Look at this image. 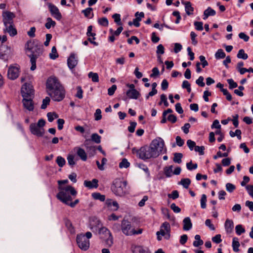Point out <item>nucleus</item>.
<instances>
[{
	"label": "nucleus",
	"instance_id": "nucleus-1",
	"mask_svg": "<svg viewBox=\"0 0 253 253\" xmlns=\"http://www.w3.org/2000/svg\"><path fill=\"white\" fill-rule=\"evenodd\" d=\"M26 54L30 58L31 63V70L36 69V59L43 52L42 45L37 40H30L25 46Z\"/></svg>",
	"mask_w": 253,
	"mask_h": 253
},
{
	"label": "nucleus",
	"instance_id": "nucleus-2",
	"mask_svg": "<svg viewBox=\"0 0 253 253\" xmlns=\"http://www.w3.org/2000/svg\"><path fill=\"white\" fill-rule=\"evenodd\" d=\"M59 193L57 198L64 204L67 205L69 201H72L73 197L77 195V192L74 187L70 185L66 186H59Z\"/></svg>",
	"mask_w": 253,
	"mask_h": 253
},
{
	"label": "nucleus",
	"instance_id": "nucleus-3",
	"mask_svg": "<svg viewBox=\"0 0 253 253\" xmlns=\"http://www.w3.org/2000/svg\"><path fill=\"white\" fill-rule=\"evenodd\" d=\"M132 152L133 154H136L137 157L143 160L156 158L158 156L157 152L150 144L149 146L142 147L139 149L133 148Z\"/></svg>",
	"mask_w": 253,
	"mask_h": 253
},
{
	"label": "nucleus",
	"instance_id": "nucleus-4",
	"mask_svg": "<svg viewBox=\"0 0 253 253\" xmlns=\"http://www.w3.org/2000/svg\"><path fill=\"white\" fill-rule=\"evenodd\" d=\"M111 190L115 195L119 197L124 196L128 192L127 182L123 179H116L113 181Z\"/></svg>",
	"mask_w": 253,
	"mask_h": 253
},
{
	"label": "nucleus",
	"instance_id": "nucleus-5",
	"mask_svg": "<svg viewBox=\"0 0 253 253\" xmlns=\"http://www.w3.org/2000/svg\"><path fill=\"white\" fill-rule=\"evenodd\" d=\"M91 232L87 231L84 234H80L77 236L76 241L79 247L83 251H87L90 246L89 239L91 238Z\"/></svg>",
	"mask_w": 253,
	"mask_h": 253
},
{
	"label": "nucleus",
	"instance_id": "nucleus-6",
	"mask_svg": "<svg viewBox=\"0 0 253 253\" xmlns=\"http://www.w3.org/2000/svg\"><path fill=\"white\" fill-rule=\"evenodd\" d=\"M121 230L123 233L126 236L140 234L142 232L141 229L135 230L131 222L126 219H123L121 222Z\"/></svg>",
	"mask_w": 253,
	"mask_h": 253
},
{
	"label": "nucleus",
	"instance_id": "nucleus-7",
	"mask_svg": "<svg viewBox=\"0 0 253 253\" xmlns=\"http://www.w3.org/2000/svg\"><path fill=\"white\" fill-rule=\"evenodd\" d=\"M45 122L43 119L39 120L37 123H32L30 126V130L31 132L37 136L41 137L43 136L44 133V129Z\"/></svg>",
	"mask_w": 253,
	"mask_h": 253
},
{
	"label": "nucleus",
	"instance_id": "nucleus-8",
	"mask_svg": "<svg viewBox=\"0 0 253 253\" xmlns=\"http://www.w3.org/2000/svg\"><path fill=\"white\" fill-rule=\"evenodd\" d=\"M170 225L168 222H164L160 227V230L156 233L157 239L159 241L162 240L163 236L165 239L168 240L170 236Z\"/></svg>",
	"mask_w": 253,
	"mask_h": 253
},
{
	"label": "nucleus",
	"instance_id": "nucleus-9",
	"mask_svg": "<svg viewBox=\"0 0 253 253\" xmlns=\"http://www.w3.org/2000/svg\"><path fill=\"white\" fill-rule=\"evenodd\" d=\"M150 145L156 151L158 156L161 153H166L167 149L165 147L164 141L162 138L157 137L151 142Z\"/></svg>",
	"mask_w": 253,
	"mask_h": 253
},
{
	"label": "nucleus",
	"instance_id": "nucleus-10",
	"mask_svg": "<svg viewBox=\"0 0 253 253\" xmlns=\"http://www.w3.org/2000/svg\"><path fill=\"white\" fill-rule=\"evenodd\" d=\"M97 233L104 239L107 246L111 247L112 246L113 244V237L111 232L107 228L103 226Z\"/></svg>",
	"mask_w": 253,
	"mask_h": 253
},
{
	"label": "nucleus",
	"instance_id": "nucleus-11",
	"mask_svg": "<svg viewBox=\"0 0 253 253\" xmlns=\"http://www.w3.org/2000/svg\"><path fill=\"white\" fill-rule=\"evenodd\" d=\"M47 94L54 101H60L64 98L65 90L62 86H61L53 89V90L48 92Z\"/></svg>",
	"mask_w": 253,
	"mask_h": 253
},
{
	"label": "nucleus",
	"instance_id": "nucleus-12",
	"mask_svg": "<svg viewBox=\"0 0 253 253\" xmlns=\"http://www.w3.org/2000/svg\"><path fill=\"white\" fill-rule=\"evenodd\" d=\"M103 226L101 221L96 217L90 218L88 224V227L94 234H97Z\"/></svg>",
	"mask_w": 253,
	"mask_h": 253
},
{
	"label": "nucleus",
	"instance_id": "nucleus-13",
	"mask_svg": "<svg viewBox=\"0 0 253 253\" xmlns=\"http://www.w3.org/2000/svg\"><path fill=\"white\" fill-rule=\"evenodd\" d=\"M61 86L57 79L54 76L49 77L46 81V88L47 92L53 90V89H56Z\"/></svg>",
	"mask_w": 253,
	"mask_h": 253
},
{
	"label": "nucleus",
	"instance_id": "nucleus-14",
	"mask_svg": "<svg viewBox=\"0 0 253 253\" xmlns=\"http://www.w3.org/2000/svg\"><path fill=\"white\" fill-rule=\"evenodd\" d=\"M19 73L20 66L17 64L11 65L8 70V78L10 80H15L18 77Z\"/></svg>",
	"mask_w": 253,
	"mask_h": 253
},
{
	"label": "nucleus",
	"instance_id": "nucleus-15",
	"mask_svg": "<svg viewBox=\"0 0 253 253\" xmlns=\"http://www.w3.org/2000/svg\"><path fill=\"white\" fill-rule=\"evenodd\" d=\"M21 94L23 98L32 97L34 94L33 86L30 84H25L21 87Z\"/></svg>",
	"mask_w": 253,
	"mask_h": 253
},
{
	"label": "nucleus",
	"instance_id": "nucleus-16",
	"mask_svg": "<svg viewBox=\"0 0 253 253\" xmlns=\"http://www.w3.org/2000/svg\"><path fill=\"white\" fill-rule=\"evenodd\" d=\"M47 5L52 16L56 19L60 20L62 16L58 7L50 3H48Z\"/></svg>",
	"mask_w": 253,
	"mask_h": 253
},
{
	"label": "nucleus",
	"instance_id": "nucleus-17",
	"mask_svg": "<svg viewBox=\"0 0 253 253\" xmlns=\"http://www.w3.org/2000/svg\"><path fill=\"white\" fill-rule=\"evenodd\" d=\"M67 63L70 69H73L78 64V59L76 54L72 53L70 54L68 59Z\"/></svg>",
	"mask_w": 253,
	"mask_h": 253
},
{
	"label": "nucleus",
	"instance_id": "nucleus-18",
	"mask_svg": "<svg viewBox=\"0 0 253 253\" xmlns=\"http://www.w3.org/2000/svg\"><path fill=\"white\" fill-rule=\"evenodd\" d=\"M22 103L23 107L25 109L29 111H32L34 110V105L32 97L23 98Z\"/></svg>",
	"mask_w": 253,
	"mask_h": 253
},
{
	"label": "nucleus",
	"instance_id": "nucleus-19",
	"mask_svg": "<svg viewBox=\"0 0 253 253\" xmlns=\"http://www.w3.org/2000/svg\"><path fill=\"white\" fill-rule=\"evenodd\" d=\"M2 15L4 24L13 22V19L15 17L13 13L7 11H3Z\"/></svg>",
	"mask_w": 253,
	"mask_h": 253
},
{
	"label": "nucleus",
	"instance_id": "nucleus-20",
	"mask_svg": "<svg viewBox=\"0 0 253 253\" xmlns=\"http://www.w3.org/2000/svg\"><path fill=\"white\" fill-rule=\"evenodd\" d=\"M11 53V49L7 45L0 46V59H4Z\"/></svg>",
	"mask_w": 253,
	"mask_h": 253
},
{
	"label": "nucleus",
	"instance_id": "nucleus-21",
	"mask_svg": "<svg viewBox=\"0 0 253 253\" xmlns=\"http://www.w3.org/2000/svg\"><path fill=\"white\" fill-rule=\"evenodd\" d=\"M224 227L226 232L230 234L233 232L234 228V223L232 220L227 219L224 223Z\"/></svg>",
	"mask_w": 253,
	"mask_h": 253
},
{
	"label": "nucleus",
	"instance_id": "nucleus-22",
	"mask_svg": "<svg viewBox=\"0 0 253 253\" xmlns=\"http://www.w3.org/2000/svg\"><path fill=\"white\" fill-rule=\"evenodd\" d=\"M126 94L128 98L130 99H137L140 95V93L136 89H128Z\"/></svg>",
	"mask_w": 253,
	"mask_h": 253
},
{
	"label": "nucleus",
	"instance_id": "nucleus-23",
	"mask_svg": "<svg viewBox=\"0 0 253 253\" xmlns=\"http://www.w3.org/2000/svg\"><path fill=\"white\" fill-rule=\"evenodd\" d=\"M98 180L93 179L91 181L85 180L84 185L89 189L97 188L98 187Z\"/></svg>",
	"mask_w": 253,
	"mask_h": 253
},
{
	"label": "nucleus",
	"instance_id": "nucleus-24",
	"mask_svg": "<svg viewBox=\"0 0 253 253\" xmlns=\"http://www.w3.org/2000/svg\"><path fill=\"white\" fill-rule=\"evenodd\" d=\"M183 229L185 231L190 230L192 227V224L189 217H185L183 220Z\"/></svg>",
	"mask_w": 253,
	"mask_h": 253
},
{
	"label": "nucleus",
	"instance_id": "nucleus-25",
	"mask_svg": "<svg viewBox=\"0 0 253 253\" xmlns=\"http://www.w3.org/2000/svg\"><path fill=\"white\" fill-rule=\"evenodd\" d=\"M215 11L212 9L211 7H209L204 12L203 19L206 20L209 16H214L215 15Z\"/></svg>",
	"mask_w": 253,
	"mask_h": 253
},
{
	"label": "nucleus",
	"instance_id": "nucleus-26",
	"mask_svg": "<svg viewBox=\"0 0 253 253\" xmlns=\"http://www.w3.org/2000/svg\"><path fill=\"white\" fill-rule=\"evenodd\" d=\"M182 3L185 5V11L187 14L191 15L193 13L194 8L189 1H182Z\"/></svg>",
	"mask_w": 253,
	"mask_h": 253
},
{
	"label": "nucleus",
	"instance_id": "nucleus-27",
	"mask_svg": "<svg viewBox=\"0 0 253 253\" xmlns=\"http://www.w3.org/2000/svg\"><path fill=\"white\" fill-rule=\"evenodd\" d=\"M77 154L79 157L83 161H85L87 159V155L85 151L81 148H77Z\"/></svg>",
	"mask_w": 253,
	"mask_h": 253
},
{
	"label": "nucleus",
	"instance_id": "nucleus-28",
	"mask_svg": "<svg viewBox=\"0 0 253 253\" xmlns=\"http://www.w3.org/2000/svg\"><path fill=\"white\" fill-rule=\"evenodd\" d=\"M240 246V243L238 241V239L236 237H234L232 240V247L233 250L235 252L239 251V247Z\"/></svg>",
	"mask_w": 253,
	"mask_h": 253
},
{
	"label": "nucleus",
	"instance_id": "nucleus-29",
	"mask_svg": "<svg viewBox=\"0 0 253 253\" xmlns=\"http://www.w3.org/2000/svg\"><path fill=\"white\" fill-rule=\"evenodd\" d=\"M195 240L194 241L193 244L195 247L201 246L204 243L203 240L201 239V237L199 235H196L195 236Z\"/></svg>",
	"mask_w": 253,
	"mask_h": 253
},
{
	"label": "nucleus",
	"instance_id": "nucleus-30",
	"mask_svg": "<svg viewBox=\"0 0 253 253\" xmlns=\"http://www.w3.org/2000/svg\"><path fill=\"white\" fill-rule=\"evenodd\" d=\"M107 203L110 207H113L112 210L114 211H117L119 209V204L116 201L109 200L107 201Z\"/></svg>",
	"mask_w": 253,
	"mask_h": 253
},
{
	"label": "nucleus",
	"instance_id": "nucleus-31",
	"mask_svg": "<svg viewBox=\"0 0 253 253\" xmlns=\"http://www.w3.org/2000/svg\"><path fill=\"white\" fill-rule=\"evenodd\" d=\"M130 166V163L126 158L123 159L119 164V168L120 169H126Z\"/></svg>",
	"mask_w": 253,
	"mask_h": 253
},
{
	"label": "nucleus",
	"instance_id": "nucleus-32",
	"mask_svg": "<svg viewBox=\"0 0 253 253\" xmlns=\"http://www.w3.org/2000/svg\"><path fill=\"white\" fill-rule=\"evenodd\" d=\"M86 17L91 18L93 16L92 8L88 7L82 11Z\"/></svg>",
	"mask_w": 253,
	"mask_h": 253
},
{
	"label": "nucleus",
	"instance_id": "nucleus-33",
	"mask_svg": "<svg viewBox=\"0 0 253 253\" xmlns=\"http://www.w3.org/2000/svg\"><path fill=\"white\" fill-rule=\"evenodd\" d=\"M92 197L95 200H98L101 202L104 201L105 200V196L104 195H101L99 193H93L92 194Z\"/></svg>",
	"mask_w": 253,
	"mask_h": 253
},
{
	"label": "nucleus",
	"instance_id": "nucleus-34",
	"mask_svg": "<svg viewBox=\"0 0 253 253\" xmlns=\"http://www.w3.org/2000/svg\"><path fill=\"white\" fill-rule=\"evenodd\" d=\"M58 57V54L55 46H54L52 47L51 52L49 53V57L50 59L54 60Z\"/></svg>",
	"mask_w": 253,
	"mask_h": 253
},
{
	"label": "nucleus",
	"instance_id": "nucleus-35",
	"mask_svg": "<svg viewBox=\"0 0 253 253\" xmlns=\"http://www.w3.org/2000/svg\"><path fill=\"white\" fill-rule=\"evenodd\" d=\"M4 25L5 27V32H17L13 22L9 23V24H4Z\"/></svg>",
	"mask_w": 253,
	"mask_h": 253
},
{
	"label": "nucleus",
	"instance_id": "nucleus-36",
	"mask_svg": "<svg viewBox=\"0 0 253 253\" xmlns=\"http://www.w3.org/2000/svg\"><path fill=\"white\" fill-rule=\"evenodd\" d=\"M172 169L173 166H170L169 167H166L164 169V173L167 177H170L173 172H172Z\"/></svg>",
	"mask_w": 253,
	"mask_h": 253
},
{
	"label": "nucleus",
	"instance_id": "nucleus-37",
	"mask_svg": "<svg viewBox=\"0 0 253 253\" xmlns=\"http://www.w3.org/2000/svg\"><path fill=\"white\" fill-rule=\"evenodd\" d=\"M87 35L88 37V41H89L91 43L93 44L94 45L96 46L98 45V43L94 41L95 39L94 36H95V33H87Z\"/></svg>",
	"mask_w": 253,
	"mask_h": 253
},
{
	"label": "nucleus",
	"instance_id": "nucleus-38",
	"mask_svg": "<svg viewBox=\"0 0 253 253\" xmlns=\"http://www.w3.org/2000/svg\"><path fill=\"white\" fill-rule=\"evenodd\" d=\"M225 57V53L221 49H218L215 54V57L217 59L223 58Z\"/></svg>",
	"mask_w": 253,
	"mask_h": 253
},
{
	"label": "nucleus",
	"instance_id": "nucleus-39",
	"mask_svg": "<svg viewBox=\"0 0 253 253\" xmlns=\"http://www.w3.org/2000/svg\"><path fill=\"white\" fill-rule=\"evenodd\" d=\"M133 253H149L141 246H135L132 250Z\"/></svg>",
	"mask_w": 253,
	"mask_h": 253
},
{
	"label": "nucleus",
	"instance_id": "nucleus-40",
	"mask_svg": "<svg viewBox=\"0 0 253 253\" xmlns=\"http://www.w3.org/2000/svg\"><path fill=\"white\" fill-rule=\"evenodd\" d=\"M236 233L237 235H240L245 232V229L241 224H238L235 227Z\"/></svg>",
	"mask_w": 253,
	"mask_h": 253
},
{
	"label": "nucleus",
	"instance_id": "nucleus-41",
	"mask_svg": "<svg viewBox=\"0 0 253 253\" xmlns=\"http://www.w3.org/2000/svg\"><path fill=\"white\" fill-rule=\"evenodd\" d=\"M190 183L191 181L189 178H183L181 180L179 184H181L184 188L187 189L188 188Z\"/></svg>",
	"mask_w": 253,
	"mask_h": 253
},
{
	"label": "nucleus",
	"instance_id": "nucleus-42",
	"mask_svg": "<svg viewBox=\"0 0 253 253\" xmlns=\"http://www.w3.org/2000/svg\"><path fill=\"white\" fill-rule=\"evenodd\" d=\"M88 77L90 78L92 82H98L99 81V77L97 73L90 72L88 74Z\"/></svg>",
	"mask_w": 253,
	"mask_h": 253
},
{
	"label": "nucleus",
	"instance_id": "nucleus-43",
	"mask_svg": "<svg viewBox=\"0 0 253 253\" xmlns=\"http://www.w3.org/2000/svg\"><path fill=\"white\" fill-rule=\"evenodd\" d=\"M182 157V154L180 153H175L174 154L173 161L175 163L180 164L181 163V158Z\"/></svg>",
	"mask_w": 253,
	"mask_h": 253
},
{
	"label": "nucleus",
	"instance_id": "nucleus-44",
	"mask_svg": "<svg viewBox=\"0 0 253 253\" xmlns=\"http://www.w3.org/2000/svg\"><path fill=\"white\" fill-rule=\"evenodd\" d=\"M91 140L97 144L101 142V136L97 133H93L91 136Z\"/></svg>",
	"mask_w": 253,
	"mask_h": 253
},
{
	"label": "nucleus",
	"instance_id": "nucleus-45",
	"mask_svg": "<svg viewBox=\"0 0 253 253\" xmlns=\"http://www.w3.org/2000/svg\"><path fill=\"white\" fill-rule=\"evenodd\" d=\"M241 131L240 129H236L235 132L232 131H230L229 132L231 137H233L237 136L239 140L241 139Z\"/></svg>",
	"mask_w": 253,
	"mask_h": 253
},
{
	"label": "nucleus",
	"instance_id": "nucleus-46",
	"mask_svg": "<svg viewBox=\"0 0 253 253\" xmlns=\"http://www.w3.org/2000/svg\"><path fill=\"white\" fill-rule=\"evenodd\" d=\"M207 196L205 194H203L200 200V204L201 208L204 209L206 208L207 205Z\"/></svg>",
	"mask_w": 253,
	"mask_h": 253
},
{
	"label": "nucleus",
	"instance_id": "nucleus-47",
	"mask_svg": "<svg viewBox=\"0 0 253 253\" xmlns=\"http://www.w3.org/2000/svg\"><path fill=\"white\" fill-rule=\"evenodd\" d=\"M237 57L243 59H247L248 57L247 54L245 53L243 49H240L237 54Z\"/></svg>",
	"mask_w": 253,
	"mask_h": 253
},
{
	"label": "nucleus",
	"instance_id": "nucleus-48",
	"mask_svg": "<svg viewBox=\"0 0 253 253\" xmlns=\"http://www.w3.org/2000/svg\"><path fill=\"white\" fill-rule=\"evenodd\" d=\"M47 117L48 119V121L50 122H51L55 119L57 118L58 116L55 113L49 112L47 114Z\"/></svg>",
	"mask_w": 253,
	"mask_h": 253
},
{
	"label": "nucleus",
	"instance_id": "nucleus-49",
	"mask_svg": "<svg viewBox=\"0 0 253 253\" xmlns=\"http://www.w3.org/2000/svg\"><path fill=\"white\" fill-rule=\"evenodd\" d=\"M50 101V98L49 97H46L42 100V104L41 105V108L42 109H45L47 107V106L49 104Z\"/></svg>",
	"mask_w": 253,
	"mask_h": 253
},
{
	"label": "nucleus",
	"instance_id": "nucleus-50",
	"mask_svg": "<svg viewBox=\"0 0 253 253\" xmlns=\"http://www.w3.org/2000/svg\"><path fill=\"white\" fill-rule=\"evenodd\" d=\"M65 160L61 156H58L56 159V163L58 166L62 167L65 164Z\"/></svg>",
	"mask_w": 253,
	"mask_h": 253
},
{
	"label": "nucleus",
	"instance_id": "nucleus-51",
	"mask_svg": "<svg viewBox=\"0 0 253 253\" xmlns=\"http://www.w3.org/2000/svg\"><path fill=\"white\" fill-rule=\"evenodd\" d=\"M165 52V48L164 46L160 44L158 45L157 47V51L156 53L157 55H161L162 54H163Z\"/></svg>",
	"mask_w": 253,
	"mask_h": 253
},
{
	"label": "nucleus",
	"instance_id": "nucleus-52",
	"mask_svg": "<svg viewBox=\"0 0 253 253\" xmlns=\"http://www.w3.org/2000/svg\"><path fill=\"white\" fill-rule=\"evenodd\" d=\"M162 103H164L165 107H168L169 106V103L167 101V97L166 95L164 94L161 95V101L159 102V105H161Z\"/></svg>",
	"mask_w": 253,
	"mask_h": 253
},
{
	"label": "nucleus",
	"instance_id": "nucleus-53",
	"mask_svg": "<svg viewBox=\"0 0 253 253\" xmlns=\"http://www.w3.org/2000/svg\"><path fill=\"white\" fill-rule=\"evenodd\" d=\"M55 23L50 18L47 19V22L45 24V26L47 29H50L51 26H54Z\"/></svg>",
	"mask_w": 253,
	"mask_h": 253
},
{
	"label": "nucleus",
	"instance_id": "nucleus-54",
	"mask_svg": "<svg viewBox=\"0 0 253 253\" xmlns=\"http://www.w3.org/2000/svg\"><path fill=\"white\" fill-rule=\"evenodd\" d=\"M138 167L140 169H142L147 174L148 176H149L150 172L148 168L147 167L143 164H138Z\"/></svg>",
	"mask_w": 253,
	"mask_h": 253
},
{
	"label": "nucleus",
	"instance_id": "nucleus-55",
	"mask_svg": "<svg viewBox=\"0 0 253 253\" xmlns=\"http://www.w3.org/2000/svg\"><path fill=\"white\" fill-rule=\"evenodd\" d=\"M235 186L232 183H227L226 184V189L230 193H232L235 189Z\"/></svg>",
	"mask_w": 253,
	"mask_h": 253
},
{
	"label": "nucleus",
	"instance_id": "nucleus-56",
	"mask_svg": "<svg viewBox=\"0 0 253 253\" xmlns=\"http://www.w3.org/2000/svg\"><path fill=\"white\" fill-rule=\"evenodd\" d=\"M94 118L96 121H99L101 119V111L100 109H97L94 113Z\"/></svg>",
	"mask_w": 253,
	"mask_h": 253
},
{
	"label": "nucleus",
	"instance_id": "nucleus-57",
	"mask_svg": "<svg viewBox=\"0 0 253 253\" xmlns=\"http://www.w3.org/2000/svg\"><path fill=\"white\" fill-rule=\"evenodd\" d=\"M113 18L114 19L115 22L118 25H121L120 14L117 13L114 14L113 15Z\"/></svg>",
	"mask_w": 253,
	"mask_h": 253
},
{
	"label": "nucleus",
	"instance_id": "nucleus-58",
	"mask_svg": "<svg viewBox=\"0 0 253 253\" xmlns=\"http://www.w3.org/2000/svg\"><path fill=\"white\" fill-rule=\"evenodd\" d=\"M179 197V193L177 190H174L171 194H168V197L173 200L177 199Z\"/></svg>",
	"mask_w": 253,
	"mask_h": 253
},
{
	"label": "nucleus",
	"instance_id": "nucleus-59",
	"mask_svg": "<svg viewBox=\"0 0 253 253\" xmlns=\"http://www.w3.org/2000/svg\"><path fill=\"white\" fill-rule=\"evenodd\" d=\"M245 187L249 195L253 198V185H248Z\"/></svg>",
	"mask_w": 253,
	"mask_h": 253
},
{
	"label": "nucleus",
	"instance_id": "nucleus-60",
	"mask_svg": "<svg viewBox=\"0 0 253 253\" xmlns=\"http://www.w3.org/2000/svg\"><path fill=\"white\" fill-rule=\"evenodd\" d=\"M227 82L229 84V88L230 89L236 88L238 86L237 84L235 83L232 79H228Z\"/></svg>",
	"mask_w": 253,
	"mask_h": 253
},
{
	"label": "nucleus",
	"instance_id": "nucleus-61",
	"mask_svg": "<svg viewBox=\"0 0 253 253\" xmlns=\"http://www.w3.org/2000/svg\"><path fill=\"white\" fill-rule=\"evenodd\" d=\"M204 78L202 76H200L199 78L196 80V83L201 87H204L205 85L204 82Z\"/></svg>",
	"mask_w": 253,
	"mask_h": 253
},
{
	"label": "nucleus",
	"instance_id": "nucleus-62",
	"mask_svg": "<svg viewBox=\"0 0 253 253\" xmlns=\"http://www.w3.org/2000/svg\"><path fill=\"white\" fill-rule=\"evenodd\" d=\"M74 158V156L73 155H68V156L67 157V161L69 165L74 166L75 165Z\"/></svg>",
	"mask_w": 253,
	"mask_h": 253
},
{
	"label": "nucleus",
	"instance_id": "nucleus-63",
	"mask_svg": "<svg viewBox=\"0 0 253 253\" xmlns=\"http://www.w3.org/2000/svg\"><path fill=\"white\" fill-rule=\"evenodd\" d=\"M203 23L202 22H195L194 26L197 31H202L203 30Z\"/></svg>",
	"mask_w": 253,
	"mask_h": 253
},
{
	"label": "nucleus",
	"instance_id": "nucleus-64",
	"mask_svg": "<svg viewBox=\"0 0 253 253\" xmlns=\"http://www.w3.org/2000/svg\"><path fill=\"white\" fill-rule=\"evenodd\" d=\"M187 145L190 150H193L194 147L196 146V143L194 141L189 139L187 141Z\"/></svg>",
	"mask_w": 253,
	"mask_h": 253
}]
</instances>
